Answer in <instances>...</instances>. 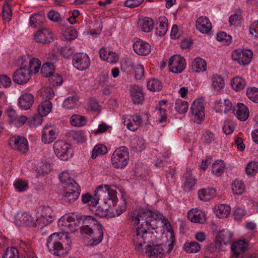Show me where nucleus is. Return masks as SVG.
I'll use <instances>...</instances> for the list:
<instances>
[{"label": "nucleus", "instance_id": "nucleus-1", "mask_svg": "<svg viewBox=\"0 0 258 258\" xmlns=\"http://www.w3.org/2000/svg\"><path fill=\"white\" fill-rule=\"evenodd\" d=\"M161 218L157 211H152L146 209H136L131 211L128 214L127 219L133 223L134 226H140V224H150L152 229H155L152 222Z\"/></svg>", "mask_w": 258, "mask_h": 258}, {"label": "nucleus", "instance_id": "nucleus-2", "mask_svg": "<svg viewBox=\"0 0 258 258\" xmlns=\"http://www.w3.org/2000/svg\"><path fill=\"white\" fill-rule=\"evenodd\" d=\"M70 238L68 233H54L50 235L47 241V246L49 252L53 255L64 256L69 253L70 246L63 247L62 242L63 238Z\"/></svg>", "mask_w": 258, "mask_h": 258}, {"label": "nucleus", "instance_id": "nucleus-3", "mask_svg": "<svg viewBox=\"0 0 258 258\" xmlns=\"http://www.w3.org/2000/svg\"><path fill=\"white\" fill-rule=\"evenodd\" d=\"M150 228H151V226H150V224H141L140 226L136 228L135 231H134V243L139 251L142 250L143 243L153 242L152 237L154 236V233L149 231Z\"/></svg>", "mask_w": 258, "mask_h": 258}, {"label": "nucleus", "instance_id": "nucleus-4", "mask_svg": "<svg viewBox=\"0 0 258 258\" xmlns=\"http://www.w3.org/2000/svg\"><path fill=\"white\" fill-rule=\"evenodd\" d=\"M129 155L128 149L122 146L116 149L111 157V162L114 167L123 168L128 163Z\"/></svg>", "mask_w": 258, "mask_h": 258}, {"label": "nucleus", "instance_id": "nucleus-5", "mask_svg": "<svg viewBox=\"0 0 258 258\" xmlns=\"http://www.w3.org/2000/svg\"><path fill=\"white\" fill-rule=\"evenodd\" d=\"M53 150L56 156L61 160L67 161L72 156L71 145L62 140L54 143Z\"/></svg>", "mask_w": 258, "mask_h": 258}, {"label": "nucleus", "instance_id": "nucleus-6", "mask_svg": "<svg viewBox=\"0 0 258 258\" xmlns=\"http://www.w3.org/2000/svg\"><path fill=\"white\" fill-rule=\"evenodd\" d=\"M34 39L37 43L46 44L52 42L54 40L52 31L47 28H42L34 34Z\"/></svg>", "mask_w": 258, "mask_h": 258}, {"label": "nucleus", "instance_id": "nucleus-7", "mask_svg": "<svg viewBox=\"0 0 258 258\" xmlns=\"http://www.w3.org/2000/svg\"><path fill=\"white\" fill-rule=\"evenodd\" d=\"M9 145L14 149L26 153L29 149L28 142L24 137L15 136L10 139Z\"/></svg>", "mask_w": 258, "mask_h": 258}, {"label": "nucleus", "instance_id": "nucleus-8", "mask_svg": "<svg viewBox=\"0 0 258 258\" xmlns=\"http://www.w3.org/2000/svg\"><path fill=\"white\" fill-rule=\"evenodd\" d=\"M186 66L185 59L179 55H174L171 57L169 61L170 70L173 73H180Z\"/></svg>", "mask_w": 258, "mask_h": 258}, {"label": "nucleus", "instance_id": "nucleus-9", "mask_svg": "<svg viewBox=\"0 0 258 258\" xmlns=\"http://www.w3.org/2000/svg\"><path fill=\"white\" fill-rule=\"evenodd\" d=\"M31 76V71L27 67H21L14 73L13 80L16 84L23 85L29 81Z\"/></svg>", "mask_w": 258, "mask_h": 258}, {"label": "nucleus", "instance_id": "nucleus-10", "mask_svg": "<svg viewBox=\"0 0 258 258\" xmlns=\"http://www.w3.org/2000/svg\"><path fill=\"white\" fill-rule=\"evenodd\" d=\"M73 64L74 67L78 70H86L90 65L89 57L86 53H76L73 56Z\"/></svg>", "mask_w": 258, "mask_h": 258}, {"label": "nucleus", "instance_id": "nucleus-11", "mask_svg": "<svg viewBox=\"0 0 258 258\" xmlns=\"http://www.w3.org/2000/svg\"><path fill=\"white\" fill-rule=\"evenodd\" d=\"M252 52L249 50L243 51L235 50L232 54L233 60L237 61L238 63L242 65L248 64L252 58Z\"/></svg>", "mask_w": 258, "mask_h": 258}, {"label": "nucleus", "instance_id": "nucleus-12", "mask_svg": "<svg viewBox=\"0 0 258 258\" xmlns=\"http://www.w3.org/2000/svg\"><path fill=\"white\" fill-rule=\"evenodd\" d=\"M59 132L57 128L52 126L44 127L41 140L44 144H50L53 142L57 138Z\"/></svg>", "mask_w": 258, "mask_h": 258}, {"label": "nucleus", "instance_id": "nucleus-13", "mask_svg": "<svg viewBox=\"0 0 258 258\" xmlns=\"http://www.w3.org/2000/svg\"><path fill=\"white\" fill-rule=\"evenodd\" d=\"M205 108L202 102L199 101H195L191 106V112L194 116L195 122L201 123L205 117Z\"/></svg>", "mask_w": 258, "mask_h": 258}, {"label": "nucleus", "instance_id": "nucleus-14", "mask_svg": "<svg viewBox=\"0 0 258 258\" xmlns=\"http://www.w3.org/2000/svg\"><path fill=\"white\" fill-rule=\"evenodd\" d=\"M146 247V253L149 257L163 258L165 251V245L163 244H148Z\"/></svg>", "mask_w": 258, "mask_h": 258}, {"label": "nucleus", "instance_id": "nucleus-15", "mask_svg": "<svg viewBox=\"0 0 258 258\" xmlns=\"http://www.w3.org/2000/svg\"><path fill=\"white\" fill-rule=\"evenodd\" d=\"M132 100L134 104H142L145 99L143 88L138 85L131 87L130 90Z\"/></svg>", "mask_w": 258, "mask_h": 258}, {"label": "nucleus", "instance_id": "nucleus-16", "mask_svg": "<svg viewBox=\"0 0 258 258\" xmlns=\"http://www.w3.org/2000/svg\"><path fill=\"white\" fill-rule=\"evenodd\" d=\"M247 244L245 240H239L231 245V250L235 258H243V253L246 250Z\"/></svg>", "mask_w": 258, "mask_h": 258}, {"label": "nucleus", "instance_id": "nucleus-17", "mask_svg": "<svg viewBox=\"0 0 258 258\" xmlns=\"http://www.w3.org/2000/svg\"><path fill=\"white\" fill-rule=\"evenodd\" d=\"M196 28L203 34H208L212 29V24L206 17H200L196 21Z\"/></svg>", "mask_w": 258, "mask_h": 258}, {"label": "nucleus", "instance_id": "nucleus-18", "mask_svg": "<svg viewBox=\"0 0 258 258\" xmlns=\"http://www.w3.org/2000/svg\"><path fill=\"white\" fill-rule=\"evenodd\" d=\"M133 48L135 52L140 55H148L151 51L150 45L141 39L134 43Z\"/></svg>", "mask_w": 258, "mask_h": 258}, {"label": "nucleus", "instance_id": "nucleus-19", "mask_svg": "<svg viewBox=\"0 0 258 258\" xmlns=\"http://www.w3.org/2000/svg\"><path fill=\"white\" fill-rule=\"evenodd\" d=\"M93 229V230H92L91 234L92 238L90 240V245H96L102 240L103 237V226L99 223L97 224Z\"/></svg>", "mask_w": 258, "mask_h": 258}, {"label": "nucleus", "instance_id": "nucleus-20", "mask_svg": "<svg viewBox=\"0 0 258 258\" xmlns=\"http://www.w3.org/2000/svg\"><path fill=\"white\" fill-rule=\"evenodd\" d=\"M34 103V96L30 93L22 94L18 99L19 106L21 109L28 110L30 109Z\"/></svg>", "mask_w": 258, "mask_h": 258}, {"label": "nucleus", "instance_id": "nucleus-21", "mask_svg": "<svg viewBox=\"0 0 258 258\" xmlns=\"http://www.w3.org/2000/svg\"><path fill=\"white\" fill-rule=\"evenodd\" d=\"M41 209V218L43 219V222L45 225L51 223L54 219V214L52 209L49 206H42L40 207Z\"/></svg>", "mask_w": 258, "mask_h": 258}, {"label": "nucleus", "instance_id": "nucleus-22", "mask_svg": "<svg viewBox=\"0 0 258 258\" xmlns=\"http://www.w3.org/2000/svg\"><path fill=\"white\" fill-rule=\"evenodd\" d=\"M187 217L192 222L202 224L206 221L205 213L197 209L190 210L187 214Z\"/></svg>", "mask_w": 258, "mask_h": 258}, {"label": "nucleus", "instance_id": "nucleus-23", "mask_svg": "<svg viewBox=\"0 0 258 258\" xmlns=\"http://www.w3.org/2000/svg\"><path fill=\"white\" fill-rule=\"evenodd\" d=\"M76 218L79 223L82 222V226L84 227L94 228L100 223L91 216H77Z\"/></svg>", "mask_w": 258, "mask_h": 258}, {"label": "nucleus", "instance_id": "nucleus-24", "mask_svg": "<svg viewBox=\"0 0 258 258\" xmlns=\"http://www.w3.org/2000/svg\"><path fill=\"white\" fill-rule=\"evenodd\" d=\"M198 195L201 200L208 201L216 196V190L214 188H203L198 191Z\"/></svg>", "mask_w": 258, "mask_h": 258}, {"label": "nucleus", "instance_id": "nucleus-25", "mask_svg": "<svg viewBox=\"0 0 258 258\" xmlns=\"http://www.w3.org/2000/svg\"><path fill=\"white\" fill-rule=\"evenodd\" d=\"M232 237V233L225 230L220 231L217 234L216 237V240L219 243V244H226L231 241Z\"/></svg>", "mask_w": 258, "mask_h": 258}, {"label": "nucleus", "instance_id": "nucleus-26", "mask_svg": "<svg viewBox=\"0 0 258 258\" xmlns=\"http://www.w3.org/2000/svg\"><path fill=\"white\" fill-rule=\"evenodd\" d=\"M108 185H100L97 187L94 192V199L93 204H98V201L101 198H105V195H108Z\"/></svg>", "mask_w": 258, "mask_h": 258}, {"label": "nucleus", "instance_id": "nucleus-27", "mask_svg": "<svg viewBox=\"0 0 258 258\" xmlns=\"http://www.w3.org/2000/svg\"><path fill=\"white\" fill-rule=\"evenodd\" d=\"M168 25V20L166 17L160 18L157 24L156 34L159 36H164L167 31Z\"/></svg>", "mask_w": 258, "mask_h": 258}, {"label": "nucleus", "instance_id": "nucleus-28", "mask_svg": "<svg viewBox=\"0 0 258 258\" xmlns=\"http://www.w3.org/2000/svg\"><path fill=\"white\" fill-rule=\"evenodd\" d=\"M237 109L236 115L241 121L246 120L249 116V110L247 107L242 103H238L237 105Z\"/></svg>", "mask_w": 258, "mask_h": 258}, {"label": "nucleus", "instance_id": "nucleus-29", "mask_svg": "<svg viewBox=\"0 0 258 258\" xmlns=\"http://www.w3.org/2000/svg\"><path fill=\"white\" fill-rule=\"evenodd\" d=\"M52 106V103L49 100H45L38 106V113L40 116H46L50 112Z\"/></svg>", "mask_w": 258, "mask_h": 258}, {"label": "nucleus", "instance_id": "nucleus-30", "mask_svg": "<svg viewBox=\"0 0 258 258\" xmlns=\"http://www.w3.org/2000/svg\"><path fill=\"white\" fill-rule=\"evenodd\" d=\"M185 176L186 179L184 183V190L185 191H189L195 185V179L191 175L190 169H186Z\"/></svg>", "mask_w": 258, "mask_h": 258}, {"label": "nucleus", "instance_id": "nucleus-31", "mask_svg": "<svg viewBox=\"0 0 258 258\" xmlns=\"http://www.w3.org/2000/svg\"><path fill=\"white\" fill-rule=\"evenodd\" d=\"M207 69V63L206 61L199 57L194 59L192 63V70L196 72L205 71Z\"/></svg>", "mask_w": 258, "mask_h": 258}, {"label": "nucleus", "instance_id": "nucleus-32", "mask_svg": "<svg viewBox=\"0 0 258 258\" xmlns=\"http://www.w3.org/2000/svg\"><path fill=\"white\" fill-rule=\"evenodd\" d=\"M140 29L144 32H148L151 31L154 27L153 21L150 18H145L138 22Z\"/></svg>", "mask_w": 258, "mask_h": 258}, {"label": "nucleus", "instance_id": "nucleus-33", "mask_svg": "<svg viewBox=\"0 0 258 258\" xmlns=\"http://www.w3.org/2000/svg\"><path fill=\"white\" fill-rule=\"evenodd\" d=\"M68 137L72 138L76 143H83L85 141V134L82 131L75 132L71 131L66 134Z\"/></svg>", "mask_w": 258, "mask_h": 258}, {"label": "nucleus", "instance_id": "nucleus-34", "mask_svg": "<svg viewBox=\"0 0 258 258\" xmlns=\"http://www.w3.org/2000/svg\"><path fill=\"white\" fill-rule=\"evenodd\" d=\"M225 86L224 80L218 75H214L212 78V86L214 90L220 91Z\"/></svg>", "mask_w": 258, "mask_h": 258}, {"label": "nucleus", "instance_id": "nucleus-35", "mask_svg": "<svg viewBox=\"0 0 258 258\" xmlns=\"http://www.w3.org/2000/svg\"><path fill=\"white\" fill-rule=\"evenodd\" d=\"M70 122L72 125L82 126L87 122L86 118L82 115L74 114L70 118Z\"/></svg>", "mask_w": 258, "mask_h": 258}, {"label": "nucleus", "instance_id": "nucleus-36", "mask_svg": "<svg viewBox=\"0 0 258 258\" xmlns=\"http://www.w3.org/2000/svg\"><path fill=\"white\" fill-rule=\"evenodd\" d=\"M54 66L53 63H44L41 69V74L45 77H50L54 73Z\"/></svg>", "mask_w": 258, "mask_h": 258}, {"label": "nucleus", "instance_id": "nucleus-37", "mask_svg": "<svg viewBox=\"0 0 258 258\" xmlns=\"http://www.w3.org/2000/svg\"><path fill=\"white\" fill-rule=\"evenodd\" d=\"M230 207L225 204H220L216 209V215L219 218L227 217L230 213Z\"/></svg>", "mask_w": 258, "mask_h": 258}, {"label": "nucleus", "instance_id": "nucleus-38", "mask_svg": "<svg viewBox=\"0 0 258 258\" xmlns=\"http://www.w3.org/2000/svg\"><path fill=\"white\" fill-rule=\"evenodd\" d=\"M231 85L234 90L239 91L242 90L245 86V81L242 78L237 77L231 80Z\"/></svg>", "mask_w": 258, "mask_h": 258}, {"label": "nucleus", "instance_id": "nucleus-39", "mask_svg": "<svg viewBox=\"0 0 258 258\" xmlns=\"http://www.w3.org/2000/svg\"><path fill=\"white\" fill-rule=\"evenodd\" d=\"M79 97L77 95H75L73 97H68L63 101V106L66 109H73L76 106L77 104L79 101Z\"/></svg>", "mask_w": 258, "mask_h": 258}, {"label": "nucleus", "instance_id": "nucleus-40", "mask_svg": "<svg viewBox=\"0 0 258 258\" xmlns=\"http://www.w3.org/2000/svg\"><path fill=\"white\" fill-rule=\"evenodd\" d=\"M147 88L153 92L160 91L162 89V84L158 80L153 78L148 82Z\"/></svg>", "mask_w": 258, "mask_h": 258}, {"label": "nucleus", "instance_id": "nucleus-41", "mask_svg": "<svg viewBox=\"0 0 258 258\" xmlns=\"http://www.w3.org/2000/svg\"><path fill=\"white\" fill-rule=\"evenodd\" d=\"M225 164L222 160L215 161L212 166V172L216 176H220L224 172Z\"/></svg>", "mask_w": 258, "mask_h": 258}, {"label": "nucleus", "instance_id": "nucleus-42", "mask_svg": "<svg viewBox=\"0 0 258 258\" xmlns=\"http://www.w3.org/2000/svg\"><path fill=\"white\" fill-rule=\"evenodd\" d=\"M232 189L235 195H241L245 189V185L241 180H235L232 184Z\"/></svg>", "mask_w": 258, "mask_h": 258}, {"label": "nucleus", "instance_id": "nucleus-43", "mask_svg": "<svg viewBox=\"0 0 258 258\" xmlns=\"http://www.w3.org/2000/svg\"><path fill=\"white\" fill-rule=\"evenodd\" d=\"M97 204H93V208L91 210L95 212L96 215L99 216L100 217H105L108 215L109 211L106 208V204H105V207L98 206L96 207Z\"/></svg>", "mask_w": 258, "mask_h": 258}, {"label": "nucleus", "instance_id": "nucleus-44", "mask_svg": "<svg viewBox=\"0 0 258 258\" xmlns=\"http://www.w3.org/2000/svg\"><path fill=\"white\" fill-rule=\"evenodd\" d=\"M184 250L188 253H196L200 251L201 246L200 244L196 241L186 242L184 245Z\"/></svg>", "mask_w": 258, "mask_h": 258}, {"label": "nucleus", "instance_id": "nucleus-45", "mask_svg": "<svg viewBox=\"0 0 258 258\" xmlns=\"http://www.w3.org/2000/svg\"><path fill=\"white\" fill-rule=\"evenodd\" d=\"M21 222L27 226H32L35 224L36 219L28 213H23L20 217Z\"/></svg>", "mask_w": 258, "mask_h": 258}, {"label": "nucleus", "instance_id": "nucleus-46", "mask_svg": "<svg viewBox=\"0 0 258 258\" xmlns=\"http://www.w3.org/2000/svg\"><path fill=\"white\" fill-rule=\"evenodd\" d=\"M80 193L76 189L74 192H63V199L64 202L72 203L75 201L79 197Z\"/></svg>", "mask_w": 258, "mask_h": 258}, {"label": "nucleus", "instance_id": "nucleus-47", "mask_svg": "<svg viewBox=\"0 0 258 258\" xmlns=\"http://www.w3.org/2000/svg\"><path fill=\"white\" fill-rule=\"evenodd\" d=\"M107 151V148L105 146L102 145H96L92 151L91 157L92 159H95L98 155L105 154Z\"/></svg>", "mask_w": 258, "mask_h": 258}, {"label": "nucleus", "instance_id": "nucleus-48", "mask_svg": "<svg viewBox=\"0 0 258 258\" xmlns=\"http://www.w3.org/2000/svg\"><path fill=\"white\" fill-rule=\"evenodd\" d=\"M188 103L181 100H177L175 102V109L179 113L186 112L188 109Z\"/></svg>", "mask_w": 258, "mask_h": 258}, {"label": "nucleus", "instance_id": "nucleus-49", "mask_svg": "<svg viewBox=\"0 0 258 258\" xmlns=\"http://www.w3.org/2000/svg\"><path fill=\"white\" fill-rule=\"evenodd\" d=\"M2 13L4 19L9 22L12 19V12L11 6L7 2L3 6Z\"/></svg>", "mask_w": 258, "mask_h": 258}, {"label": "nucleus", "instance_id": "nucleus-50", "mask_svg": "<svg viewBox=\"0 0 258 258\" xmlns=\"http://www.w3.org/2000/svg\"><path fill=\"white\" fill-rule=\"evenodd\" d=\"M247 97L254 103H258V89L255 87L248 88L246 92Z\"/></svg>", "mask_w": 258, "mask_h": 258}, {"label": "nucleus", "instance_id": "nucleus-51", "mask_svg": "<svg viewBox=\"0 0 258 258\" xmlns=\"http://www.w3.org/2000/svg\"><path fill=\"white\" fill-rule=\"evenodd\" d=\"M232 37L227 35L224 32H221L217 33V40L222 42L224 44L228 45L231 42Z\"/></svg>", "mask_w": 258, "mask_h": 258}, {"label": "nucleus", "instance_id": "nucleus-52", "mask_svg": "<svg viewBox=\"0 0 258 258\" xmlns=\"http://www.w3.org/2000/svg\"><path fill=\"white\" fill-rule=\"evenodd\" d=\"M257 170L258 163L254 162H249L245 168V172L248 175L253 176L255 175Z\"/></svg>", "mask_w": 258, "mask_h": 258}, {"label": "nucleus", "instance_id": "nucleus-53", "mask_svg": "<svg viewBox=\"0 0 258 258\" xmlns=\"http://www.w3.org/2000/svg\"><path fill=\"white\" fill-rule=\"evenodd\" d=\"M64 190L63 192H74V191L76 189L80 193L81 188L79 184L74 181L73 182H69V183H67L66 185L64 186Z\"/></svg>", "mask_w": 258, "mask_h": 258}, {"label": "nucleus", "instance_id": "nucleus-54", "mask_svg": "<svg viewBox=\"0 0 258 258\" xmlns=\"http://www.w3.org/2000/svg\"><path fill=\"white\" fill-rule=\"evenodd\" d=\"M219 104H220L221 111L224 113H227L230 110L232 107V103L228 99L219 100Z\"/></svg>", "mask_w": 258, "mask_h": 258}, {"label": "nucleus", "instance_id": "nucleus-55", "mask_svg": "<svg viewBox=\"0 0 258 258\" xmlns=\"http://www.w3.org/2000/svg\"><path fill=\"white\" fill-rule=\"evenodd\" d=\"M3 258H19L18 249L15 247L7 248Z\"/></svg>", "mask_w": 258, "mask_h": 258}, {"label": "nucleus", "instance_id": "nucleus-56", "mask_svg": "<svg viewBox=\"0 0 258 258\" xmlns=\"http://www.w3.org/2000/svg\"><path fill=\"white\" fill-rule=\"evenodd\" d=\"M75 222V218L71 216H68L67 217H62L58 220V225L61 226H68L70 227L72 226V224L70 223Z\"/></svg>", "mask_w": 258, "mask_h": 258}, {"label": "nucleus", "instance_id": "nucleus-57", "mask_svg": "<svg viewBox=\"0 0 258 258\" xmlns=\"http://www.w3.org/2000/svg\"><path fill=\"white\" fill-rule=\"evenodd\" d=\"M214 134L209 131H206L202 136V140L204 143L210 144L214 140Z\"/></svg>", "mask_w": 258, "mask_h": 258}, {"label": "nucleus", "instance_id": "nucleus-58", "mask_svg": "<svg viewBox=\"0 0 258 258\" xmlns=\"http://www.w3.org/2000/svg\"><path fill=\"white\" fill-rule=\"evenodd\" d=\"M59 178L60 181L62 183L64 184V185H66L67 183H69V182H73L75 181L74 179L71 178L70 174L67 171H63L61 172L59 176Z\"/></svg>", "mask_w": 258, "mask_h": 258}, {"label": "nucleus", "instance_id": "nucleus-59", "mask_svg": "<svg viewBox=\"0 0 258 258\" xmlns=\"http://www.w3.org/2000/svg\"><path fill=\"white\" fill-rule=\"evenodd\" d=\"M12 84L11 79L7 75H0V88L9 87Z\"/></svg>", "mask_w": 258, "mask_h": 258}, {"label": "nucleus", "instance_id": "nucleus-60", "mask_svg": "<svg viewBox=\"0 0 258 258\" xmlns=\"http://www.w3.org/2000/svg\"><path fill=\"white\" fill-rule=\"evenodd\" d=\"M144 76V68L141 64H138L135 68V77L137 80L142 79Z\"/></svg>", "mask_w": 258, "mask_h": 258}, {"label": "nucleus", "instance_id": "nucleus-61", "mask_svg": "<svg viewBox=\"0 0 258 258\" xmlns=\"http://www.w3.org/2000/svg\"><path fill=\"white\" fill-rule=\"evenodd\" d=\"M50 81L52 82V85L54 86H58L62 84L63 79L62 77L58 75H54V73L49 78Z\"/></svg>", "mask_w": 258, "mask_h": 258}, {"label": "nucleus", "instance_id": "nucleus-62", "mask_svg": "<svg viewBox=\"0 0 258 258\" xmlns=\"http://www.w3.org/2000/svg\"><path fill=\"white\" fill-rule=\"evenodd\" d=\"M47 18L51 21L58 22L61 20V16L59 13L51 10L47 14Z\"/></svg>", "mask_w": 258, "mask_h": 258}, {"label": "nucleus", "instance_id": "nucleus-63", "mask_svg": "<svg viewBox=\"0 0 258 258\" xmlns=\"http://www.w3.org/2000/svg\"><path fill=\"white\" fill-rule=\"evenodd\" d=\"M246 212L244 209L237 207L234 211L233 216L235 220H240L245 215Z\"/></svg>", "mask_w": 258, "mask_h": 258}, {"label": "nucleus", "instance_id": "nucleus-64", "mask_svg": "<svg viewBox=\"0 0 258 258\" xmlns=\"http://www.w3.org/2000/svg\"><path fill=\"white\" fill-rule=\"evenodd\" d=\"M14 186L18 191L21 192L25 191L27 188L28 184L22 180H18L15 182Z\"/></svg>", "mask_w": 258, "mask_h": 258}]
</instances>
